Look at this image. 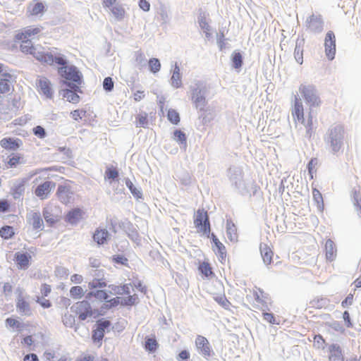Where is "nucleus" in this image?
I'll return each mask as SVG.
<instances>
[{
  "mask_svg": "<svg viewBox=\"0 0 361 361\" xmlns=\"http://www.w3.org/2000/svg\"><path fill=\"white\" fill-rule=\"evenodd\" d=\"M111 322L109 320L99 319L97 322L96 328L92 331V340L94 342L101 343L105 333V329H109ZM101 344H99L100 345Z\"/></svg>",
  "mask_w": 361,
  "mask_h": 361,
  "instance_id": "11",
  "label": "nucleus"
},
{
  "mask_svg": "<svg viewBox=\"0 0 361 361\" xmlns=\"http://www.w3.org/2000/svg\"><path fill=\"white\" fill-rule=\"evenodd\" d=\"M305 43V41L303 37L296 40L295 48L294 50V57L299 64H302L303 63V51Z\"/></svg>",
  "mask_w": 361,
  "mask_h": 361,
  "instance_id": "23",
  "label": "nucleus"
},
{
  "mask_svg": "<svg viewBox=\"0 0 361 361\" xmlns=\"http://www.w3.org/2000/svg\"><path fill=\"white\" fill-rule=\"evenodd\" d=\"M167 118L168 120L173 125H178L180 121L179 113L173 109L168 110Z\"/></svg>",
  "mask_w": 361,
  "mask_h": 361,
  "instance_id": "35",
  "label": "nucleus"
},
{
  "mask_svg": "<svg viewBox=\"0 0 361 361\" xmlns=\"http://www.w3.org/2000/svg\"><path fill=\"white\" fill-rule=\"evenodd\" d=\"M23 361H39V359L36 354L30 353L24 357Z\"/></svg>",
  "mask_w": 361,
  "mask_h": 361,
  "instance_id": "64",
  "label": "nucleus"
},
{
  "mask_svg": "<svg viewBox=\"0 0 361 361\" xmlns=\"http://www.w3.org/2000/svg\"><path fill=\"white\" fill-rule=\"evenodd\" d=\"M326 341L320 334L315 335L314 337V346L317 348H324Z\"/></svg>",
  "mask_w": 361,
  "mask_h": 361,
  "instance_id": "52",
  "label": "nucleus"
},
{
  "mask_svg": "<svg viewBox=\"0 0 361 361\" xmlns=\"http://www.w3.org/2000/svg\"><path fill=\"white\" fill-rule=\"evenodd\" d=\"M263 319L270 324H276V319L273 314L264 312L263 313Z\"/></svg>",
  "mask_w": 361,
  "mask_h": 361,
  "instance_id": "62",
  "label": "nucleus"
},
{
  "mask_svg": "<svg viewBox=\"0 0 361 361\" xmlns=\"http://www.w3.org/2000/svg\"><path fill=\"white\" fill-rule=\"evenodd\" d=\"M126 184L135 197H136L137 199L142 198V192L139 189H137L130 180H126Z\"/></svg>",
  "mask_w": 361,
  "mask_h": 361,
  "instance_id": "42",
  "label": "nucleus"
},
{
  "mask_svg": "<svg viewBox=\"0 0 361 361\" xmlns=\"http://www.w3.org/2000/svg\"><path fill=\"white\" fill-rule=\"evenodd\" d=\"M42 29V26H28L23 30H20L16 33L14 41L16 42H20V50L25 54L32 55L37 60L49 65L54 63L59 65H64L66 59L61 56L54 57L49 52L36 51V47L30 38L39 37Z\"/></svg>",
  "mask_w": 361,
  "mask_h": 361,
  "instance_id": "1",
  "label": "nucleus"
},
{
  "mask_svg": "<svg viewBox=\"0 0 361 361\" xmlns=\"http://www.w3.org/2000/svg\"><path fill=\"white\" fill-rule=\"evenodd\" d=\"M43 216L47 221L50 226L54 225L55 223L58 221V219L54 216L52 214H51L50 211L48 209H44L43 210Z\"/></svg>",
  "mask_w": 361,
  "mask_h": 361,
  "instance_id": "45",
  "label": "nucleus"
},
{
  "mask_svg": "<svg viewBox=\"0 0 361 361\" xmlns=\"http://www.w3.org/2000/svg\"><path fill=\"white\" fill-rule=\"evenodd\" d=\"M307 27L312 32H321L323 28V21L320 17L312 15L307 20Z\"/></svg>",
  "mask_w": 361,
  "mask_h": 361,
  "instance_id": "18",
  "label": "nucleus"
},
{
  "mask_svg": "<svg viewBox=\"0 0 361 361\" xmlns=\"http://www.w3.org/2000/svg\"><path fill=\"white\" fill-rule=\"evenodd\" d=\"M174 139L180 144L184 145L186 147L187 141H186V135L185 134L181 131L180 130H176L173 132Z\"/></svg>",
  "mask_w": 361,
  "mask_h": 361,
  "instance_id": "43",
  "label": "nucleus"
},
{
  "mask_svg": "<svg viewBox=\"0 0 361 361\" xmlns=\"http://www.w3.org/2000/svg\"><path fill=\"white\" fill-rule=\"evenodd\" d=\"M326 257L330 260L333 261L336 256V249L333 240L328 239L325 243Z\"/></svg>",
  "mask_w": 361,
  "mask_h": 361,
  "instance_id": "26",
  "label": "nucleus"
},
{
  "mask_svg": "<svg viewBox=\"0 0 361 361\" xmlns=\"http://www.w3.org/2000/svg\"><path fill=\"white\" fill-rule=\"evenodd\" d=\"M292 117L295 124L300 123L307 129V133L310 137L312 133V117L310 116L307 121L304 118V107L301 101L295 97L291 111Z\"/></svg>",
  "mask_w": 361,
  "mask_h": 361,
  "instance_id": "2",
  "label": "nucleus"
},
{
  "mask_svg": "<svg viewBox=\"0 0 361 361\" xmlns=\"http://www.w3.org/2000/svg\"><path fill=\"white\" fill-rule=\"evenodd\" d=\"M108 9L112 16L117 20H121L124 18L126 15V11L123 6L118 2L109 6Z\"/></svg>",
  "mask_w": 361,
  "mask_h": 361,
  "instance_id": "22",
  "label": "nucleus"
},
{
  "mask_svg": "<svg viewBox=\"0 0 361 361\" xmlns=\"http://www.w3.org/2000/svg\"><path fill=\"white\" fill-rule=\"evenodd\" d=\"M37 87L39 92L43 94L47 98L51 99L53 96L51 82L47 78L39 79Z\"/></svg>",
  "mask_w": 361,
  "mask_h": 361,
  "instance_id": "16",
  "label": "nucleus"
},
{
  "mask_svg": "<svg viewBox=\"0 0 361 361\" xmlns=\"http://www.w3.org/2000/svg\"><path fill=\"white\" fill-rule=\"evenodd\" d=\"M0 235L4 239H10L14 235V231L12 226H5L0 229Z\"/></svg>",
  "mask_w": 361,
  "mask_h": 361,
  "instance_id": "39",
  "label": "nucleus"
},
{
  "mask_svg": "<svg viewBox=\"0 0 361 361\" xmlns=\"http://www.w3.org/2000/svg\"><path fill=\"white\" fill-rule=\"evenodd\" d=\"M68 86L71 87L72 89H73L74 91H73L72 90H68V89L63 90L62 91L63 97L66 98V100L71 103H73V104L78 103L80 101V97L75 92L78 91L79 87L75 85H71L70 83H68Z\"/></svg>",
  "mask_w": 361,
  "mask_h": 361,
  "instance_id": "17",
  "label": "nucleus"
},
{
  "mask_svg": "<svg viewBox=\"0 0 361 361\" xmlns=\"http://www.w3.org/2000/svg\"><path fill=\"white\" fill-rule=\"evenodd\" d=\"M21 156L20 154H16L13 157L10 158L8 161V165L10 167H14L20 163Z\"/></svg>",
  "mask_w": 361,
  "mask_h": 361,
  "instance_id": "57",
  "label": "nucleus"
},
{
  "mask_svg": "<svg viewBox=\"0 0 361 361\" xmlns=\"http://www.w3.org/2000/svg\"><path fill=\"white\" fill-rule=\"evenodd\" d=\"M253 295L255 300L262 305L267 304L269 299L268 294L261 288H256L253 290Z\"/></svg>",
  "mask_w": 361,
  "mask_h": 361,
  "instance_id": "31",
  "label": "nucleus"
},
{
  "mask_svg": "<svg viewBox=\"0 0 361 361\" xmlns=\"http://www.w3.org/2000/svg\"><path fill=\"white\" fill-rule=\"evenodd\" d=\"M88 286L90 289L104 288L106 286V283L102 279H94L92 281L89 282Z\"/></svg>",
  "mask_w": 361,
  "mask_h": 361,
  "instance_id": "46",
  "label": "nucleus"
},
{
  "mask_svg": "<svg viewBox=\"0 0 361 361\" xmlns=\"http://www.w3.org/2000/svg\"><path fill=\"white\" fill-rule=\"evenodd\" d=\"M199 25L200 27L204 30V32L206 33L207 35H209V31H210V27L209 25V23L207 21V19L205 17H202L199 20Z\"/></svg>",
  "mask_w": 361,
  "mask_h": 361,
  "instance_id": "55",
  "label": "nucleus"
},
{
  "mask_svg": "<svg viewBox=\"0 0 361 361\" xmlns=\"http://www.w3.org/2000/svg\"><path fill=\"white\" fill-rule=\"evenodd\" d=\"M194 224L198 232L209 235L211 231L210 223L207 212L204 209H199L196 212Z\"/></svg>",
  "mask_w": 361,
  "mask_h": 361,
  "instance_id": "4",
  "label": "nucleus"
},
{
  "mask_svg": "<svg viewBox=\"0 0 361 361\" xmlns=\"http://www.w3.org/2000/svg\"><path fill=\"white\" fill-rule=\"evenodd\" d=\"M16 307L20 312H25L26 310H29L28 302L23 298L18 300Z\"/></svg>",
  "mask_w": 361,
  "mask_h": 361,
  "instance_id": "51",
  "label": "nucleus"
},
{
  "mask_svg": "<svg viewBox=\"0 0 361 361\" xmlns=\"http://www.w3.org/2000/svg\"><path fill=\"white\" fill-rule=\"evenodd\" d=\"M214 300L216 302H218L221 307H223L225 309H229L231 306V302L228 301V300L226 298L224 295L216 296L214 298Z\"/></svg>",
  "mask_w": 361,
  "mask_h": 361,
  "instance_id": "50",
  "label": "nucleus"
},
{
  "mask_svg": "<svg viewBox=\"0 0 361 361\" xmlns=\"http://www.w3.org/2000/svg\"><path fill=\"white\" fill-rule=\"evenodd\" d=\"M299 91L305 102L310 108L318 107L322 101L317 94L316 87L312 85L302 84L299 87Z\"/></svg>",
  "mask_w": 361,
  "mask_h": 361,
  "instance_id": "3",
  "label": "nucleus"
},
{
  "mask_svg": "<svg viewBox=\"0 0 361 361\" xmlns=\"http://www.w3.org/2000/svg\"><path fill=\"white\" fill-rule=\"evenodd\" d=\"M195 346L198 352L205 358L210 357L213 354L209 342L203 336L198 335L195 339Z\"/></svg>",
  "mask_w": 361,
  "mask_h": 361,
  "instance_id": "9",
  "label": "nucleus"
},
{
  "mask_svg": "<svg viewBox=\"0 0 361 361\" xmlns=\"http://www.w3.org/2000/svg\"><path fill=\"white\" fill-rule=\"evenodd\" d=\"M130 284H124L121 286H110V287L115 294L123 295L130 293Z\"/></svg>",
  "mask_w": 361,
  "mask_h": 361,
  "instance_id": "34",
  "label": "nucleus"
},
{
  "mask_svg": "<svg viewBox=\"0 0 361 361\" xmlns=\"http://www.w3.org/2000/svg\"><path fill=\"white\" fill-rule=\"evenodd\" d=\"M198 270L205 277H211L214 275L212 271V267L207 261L200 262L198 267Z\"/></svg>",
  "mask_w": 361,
  "mask_h": 361,
  "instance_id": "30",
  "label": "nucleus"
},
{
  "mask_svg": "<svg viewBox=\"0 0 361 361\" xmlns=\"http://www.w3.org/2000/svg\"><path fill=\"white\" fill-rule=\"evenodd\" d=\"M55 183L52 181H45L36 188L35 194L41 200H45L49 197L51 190L55 188Z\"/></svg>",
  "mask_w": 361,
  "mask_h": 361,
  "instance_id": "13",
  "label": "nucleus"
},
{
  "mask_svg": "<svg viewBox=\"0 0 361 361\" xmlns=\"http://www.w3.org/2000/svg\"><path fill=\"white\" fill-rule=\"evenodd\" d=\"M11 75L10 73H4L0 78V97L8 94L13 87L11 84Z\"/></svg>",
  "mask_w": 361,
  "mask_h": 361,
  "instance_id": "14",
  "label": "nucleus"
},
{
  "mask_svg": "<svg viewBox=\"0 0 361 361\" xmlns=\"http://www.w3.org/2000/svg\"><path fill=\"white\" fill-rule=\"evenodd\" d=\"M83 212L80 208L70 210L65 216V221L71 224H77L82 217Z\"/></svg>",
  "mask_w": 361,
  "mask_h": 361,
  "instance_id": "20",
  "label": "nucleus"
},
{
  "mask_svg": "<svg viewBox=\"0 0 361 361\" xmlns=\"http://www.w3.org/2000/svg\"><path fill=\"white\" fill-rule=\"evenodd\" d=\"M89 296H94V298L100 300H106L109 298L108 293L103 290H99L94 292H90L88 294Z\"/></svg>",
  "mask_w": 361,
  "mask_h": 361,
  "instance_id": "49",
  "label": "nucleus"
},
{
  "mask_svg": "<svg viewBox=\"0 0 361 361\" xmlns=\"http://www.w3.org/2000/svg\"><path fill=\"white\" fill-rule=\"evenodd\" d=\"M171 85L176 88H178L181 86V76L180 73V68L176 66L171 79Z\"/></svg>",
  "mask_w": 361,
  "mask_h": 361,
  "instance_id": "32",
  "label": "nucleus"
},
{
  "mask_svg": "<svg viewBox=\"0 0 361 361\" xmlns=\"http://www.w3.org/2000/svg\"><path fill=\"white\" fill-rule=\"evenodd\" d=\"M226 232L228 237L231 240H235L237 239V229L232 222H227Z\"/></svg>",
  "mask_w": 361,
  "mask_h": 361,
  "instance_id": "37",
  "label": "nucleus"
},
{
  "mask_svg": "<svg viewBox=\"0 0 361 361\" xmlns=\"http://www.w3.org/2000/svg\"><path fill=\"white\" fill-rule=\"evenodd\" d=\"M329 361H344L342 350L339 345H331L329 348Z\"/></svg>",
  "mask_w": 361,
  "mask_h": 361,
  "instance_id": "21",
  "label": "nucleus"
},
{
  "mask_svg": "<svg viewBox=\"0 0 361 361\" xmlns=\"http://www.w3.org/2000/svg\"><path fill=\"white\" fill-rule=\"evenodd\" d=\"M216 248L217 250V254L219 255V258L221 261H223L226 257V250L224 245L221 242H216L215 244Z\"/></svg>",
  "mask_w": 361,
  "mask_h": 361,
  "instance_id": "47",
  "label": "nucleus"
},
{
  "mask_svg": "<svg viewBox=\"0 0 361 361\" xmlns=\"http://www.w3.org/2000/svg\"><path fill=\"white\" fill-rule=\"evenodd\" d=\"M75 361H95V357L93 355L82 353L77 357Z\"/></svg>",
  "mask_w": 361,
  "mask_h": 361,
  "instance_id": "59",
  "label": "nucleus"
},
{
  "mask_svg": "<svg viewBox=\"0 0 361 361\" xmlns=\"http://www.w3.org/2000/svg\"><path fill=\"white\" fill-rule=\"evenodd\" d=\"M110 238L109 231L104 228H97L92 235V238L97 245L105 244Z\"/></svg>",
  "mask_w": 361,
  "mask_h": 361,
  "instance_id": "15",
  "label": "nucleus"
},
{
  "mask_svg": "<svg viewBox=\"0 0 361 361\" xmlns=\"http://www.w3.org/2000/svg\"><path fill=\"white\" fill-rule=\"evenodd\" d=\"M192 100L197 108L202 109L205 106L206 101L204 97L202 95L201 90L195 89L192 93Z\"/></svg>",
  "mask_w": 361,
  "mask_h": 361,
  "instance_id": "27",
  "label": "nucleus"
},
{
  "mask_svg": "<svg viewBox=\"0 0 361 361\" xmlns=\"http://www.w3.org/2000/svg\"><path fill=\"white\" fill-rule=\"evenodd\" d=\"M148 124V115L145 112L140 113L136 116V126L145 128Z\"/></svg>",
  "mask_w": 361,
  "mask_h": 361,
  "instance_id": "38",
  "label": "nucleus"
},
{
  "mask_svg": "<svg viewBox=\"0 0 361 361\" xmlns=\"http://www.w3.org/2000/svg\"><path fill=\"white\" fill-rule=\"evenodd\" d=\"M118 177L117 169L113 166H108L105 171L104 178L107 180H116Z\"/></svg>",
  "mask_w": 361,
  "mask_h": 361,
  "instance_id": "36",
  "label": "nucleus"
},
{
  "mask_svg": "<svg viewBox=\"0 0 361 361\" xmlns=\"http://www.w3.org/2000/svg\"><path fill=\"white\" fill-rule=\"evenodd\" d=\"M343 135L344 129L341 126H336L330 130V142L334 153L338 152L341 149Z\"/></svg>",
  "mask_w": 361,
  "mask_h": 361,
  "instance_id": "6",
  "label": "nucleus"
},
{
  "mask_svg": "<svg viewBox=\"0 0 361 361\" xmlns=\"http://www.w3.org/2000/svg\"><path fill=\"white\" fill-rule=\"evenodd\" d=\"M138 5L144 11H149L150 9V4L147 0H139Z\"/></svg>",
  "mask_w": 361,
  "mask_h": 361,
  "instance_id": "61",
  "label": "nucleus"
},
{
  "mask_svg": "<svg viewBox=\"0 0 361 361\" xmlns=\"http://www.w3.org/2000/svg\"><path fill=\"white\" fill-rule=\"evenodd\" d=\"M260 252L264 262L267 265L271 264L274 256L272 250L267 244H262L260 245Z\"/></svg>",
  "mask_w": 361,
  "mask_h": 361,
  "instance_id": "25",
  "label": "nucleus"
},
{
  "mask_svg": "<svg viewBox=\"0 0 361 361\" xmlns=\"http://www.w3.org/2000/svg\"><path fill=\"white\" fill-rule=\"evenodd\" d=\"M114 83L111 77H106L103 82V87L106 91H111L114 89Z\"/></svg>",
  "mask_w": 361,
  "mask_h": 361,
  "instance_id": "56",
  "label": "nucleus"
},
{
  "mask_svg": "<svg viewBox=\"0 0 361 361\" xmlns=\"http://www.w3.org/2000/svg\"><path fill=\"white\" fill-rule=\"evenodd\" d=\"M29 222L32 225L33 228L35 230L42 228L43 221L39 212L31 213Z\"/></svg>",
  "mask_w": 361,
  "mask_h": 361,
  "instance_id": "29",
  "label": "nucleus"
},
{
  "mask_svg": "<svg viewBox=\"0 0 361 361\" xmlns=\"http://www.w3.org/2000/svg\"><path fill=\"white\" fill-rule=\"evenodd\" d=\"M33 133L39 138H44L46 135L44 129L40 126H37L33 128Z\"/></svg>",
  "mask_w": 361,
  "mask_h": 361,
  "instance_id": "60",
  "label": "nucleus"
},
{
  "mask_svg": "<svg viewBox=\"0 0 361 361\" xmlns=\"http://www.w3.org/2000/svg\"><path fill=\"white\" fill-rule=\"evenodd\" d=\"M31 256L27 253L16 252L14 260L18 269H27L30 264Z\"/></svg>",
  "mask_w": 361,
  "mask_h": 361,
  "instance_id": "19",
  "label": "nucleus"
},
{
  "mask_svg": "<svg viewBox=\"0 0 361 361\" xmlns=\"http://www.w3.org/2000/svg\"><path fill=\"white\" fill-rule=\"evenodd\" d=\"M325 299L323 298H315L310 300V305L311 307L316 309H322L324 307Z\"/></svg>",
  "mask_w": 361,
  "mask_h": 361,
  "instance_id": "48",
  "label": "nucleus"
},
{
  "mask_svg": "<svg viewBox=\"0 0 361 361\" xmlns=\"http://www.w3.org/2000/svg\"><path fill=\"white\" fill-rule=\"evenodd\" d=\"M84 290L80 286H73L70 289L71 297L73 299H80L84 295Z\"/></svg>",
  "mask_w": 361,
  "mask_h": 361,
  "instance_id": "41",
  "label": "nucleus"
},
{
  "mask_svg": "<svg viewBox=\"0 0 361 361\" xmlns=\"http://www.w3.org/2000/svg\"><path fill=\"white\" fill-rule=\"evenodd\" d=\"M159 346L157 340L154 338H146L145 348L149 353L155 352Z\"/></svg>",
  "mask_w": 361,
  "mask_h": 361,
  "instance_id": "33",
  "label": "nucleus"
},
{
  "mask_svg": "<svg viewBox=\"0 0 361 361\" xmlns=\"http://www.w3.org/2000/svg\"><path fill=\"white\" fill-rule=\"evenodd\" d=\"M145 97V92L142 90H137L133 94V99L135 102H140Z\"/></svg>",
  "mask_w": 361,
  "mask_h": 361,
  "instance_id": "63",
  "label": "nucleus"
},
{
  "mask_svg": "<svg viewBox=\"0 0 361 361\" xmlns=\"http://www.w3.org/2000/svg\"><path fill=\"white\" fill-rule=\"evenodd\" d=\"M71 310L81 321L85 320L93 314L92 307L87 300L77 302L71 307Z\"/></svg>",
  "mask_w": 361,
  "mask_h": 361,
  "instance_id": "7",
  "label": "nucleus"
},
{
  "mask_svg": "<svg viewBox=\"0 0 361 361\" xmlns=\"http://www.w3.org/2000/svg\"><path fill=\"white\" fill-rule=\"evenodd\" d=\"M231 61L235 68L238 69L243 65V56L238 51H235L232 54Z\"/></svg>",
  "mask_w": 361,
  "mask_h": 361,
  "instance_id": "40",
  "label": "nucleus"
},
{
  "mask_svg": "<svg viewBox=\"0 0 361 361\" xmlns=\"http://www.w3.org/2000/svg\"><path fill=\"white\" fill-rule=\"evenodd\" d=\"M325 54L329 60H333L336 55V36L333 31L327 32L324 39Z\"/></svg>",
  "mask_w": 361,
  "mask_h": 361,
  "instance_id": "10",
  "label": "nucleus"
},
{
  "mask_svg": "<svg viewBox=\"0 0 361 361\" xmlns=\"http://www.w3.org/2000/svg\"><path fill=\"white\" fill-rule=\"evenodd\" d=\"M149 68L151 72L156 73L159 71L161 68V63L158 59L152 58L149 60Z\"/></svg>",
  "mask_w": 361,
  "mask_h": 361,
  "instance_id": "44",
  "label": "nucleus"
},
{
  "mask_svg": "<svg viewBox=\"0 0 361 361\" xmlns=\"http://www.w3.org/2000/svg\"><path fill=\"white\" fill-rule=\"evenodd\" d=\"M0 145L6 149H16L20 147L18 142L11 137H5L1 140Z\"/></svg>",
  "mask_w": 361,
  "mask_h": 361,
  "instance_id": "28",
  "label": "nucleus"
},
{
  "mask_svg": "<svg viewBox=\"0 0 361 361\" xmlns=\"http://www.w3.org/2000/svg\"><path fill=\"white\" fill-rule=\"evenodd\" d=\"M6 323L11 328L19 329L22 326L21 324L17 319L13 318H7L6 319Z\"/></svg>",
  "mask_w": 361,
  "mask_h": 361,
  "instance_id": "58",
  "label": "nucleus"
},
{
  "mask_svg": "<svg viewBox=\"0 0 361 361\" xmlns=\"http://www.w3.org/2000/svg\"><path fill=\"white\" fill-rule=\"evenodd\" d=\"M45 11V6L39 0H34L27 8V13L30 16H35L42 14Z\"/></svg>",
  "mask_w": 361,
  "mask_h": 361,
  "instance_id": "24",
  "label": "nucleus"
},
{
  "mask_svg": "<svg viewBox=\"0 0 361 361\" xmlns=\"http://www.w3.org/2000/svg\"><path fill=\"white\" fill-rule=\"evenodd\" d=\"M73 184V181L65 180L62 184L58 186L56 195L61 203L68 204L71 202L72 195L74 194Z\"/></svg>",
  "mask_w": 361,
  "mask_h": 361,
  "instance_id": "5",
  "label": "nucleus"
},
{
  "mask_svg": "<svg viewBox=\"0 0 361 361\" xmlns=\"http://www.w3.org/2000/svg\"><path fill=\"white\" fill-rule=\"evenodd\" d=\"M66 64V63L59 68V75L66 80L80 84L81 75L77 68L75 66H65Z\"/></svg>",
  "mask_w": 361,
  "mask_h": 361,
  "instance_id": "8",
  "label": "nucleus"
},
{
  "mask_svg": "<svg viewBox=\"0 0 361 361\" xmlns=\"http://www.w3.org/2000/svg\"><path fill=\"white\" fill-rule=\"evenodd\" d=\"M137 300V296L134 294L132 295H129L127 298H123L121 297L114 298L111 300H106L105 307L106 308H111L113 307L117 306L118 304L122 305H133L135 304Z\"/></svg>",
  "mask_w": 361,
  "mask_h": 361,
  "instance_id": "12",
  "label": "nucleus"
},
{
  "mask_svg": "<svg viewBox=\"0 0 361 361\" xmlns=\"http://www.w3.org/2000/svg\"><path fill=\"white\" fill-rule=\"evenodd\" d=\"M86 114V111L82 109H76L71 112V117L75 121L81 120Z\"/></svg>",
  "mask_w": 361,
  "mask_h": 361,
  "instance_id": "53",
  "label": "nucleus"
},
{
  "mask_svg": "<svg viewBox=\"0 0 361 361\" xmlns=\"http://www.w3.org/2000/svg\"><path fill=\"white\" fill-rule=\"evenodd\" d=\"M312 195L314 200L317 203L319 207L323 206V197L319 190L314 188L312 190Z\"/></svg>",
  "mask_w": 361,
  "mask_h": 361,
  "instance_id": "54",
  "label": "nucleus"
}]
</instances>
